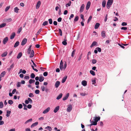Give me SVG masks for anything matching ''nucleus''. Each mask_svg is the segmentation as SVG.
Segmentation results:
<instances>
[{
  "label": "nucleus",
  "instance_id": "obj_1",
  "mask_svg": "<svg viewBox=\"0 0 131 131\" xmlns=\"http://www.w3.org/2000/svg\"><path fill=\"white\" fill-rule=\"evenodd\" d=\"M113 0H108L106 4V7L108 9H109L111 5L112 4Z\"/></svg>",
  "mask_w": 131,
  "mask_h": 131
},
{
  "label": "nucleus",
  "instance_id": "obj_2",
  "mask_svg": "<svg viewBox=\"0 0 131 131\" xmlns=\"http://www.w3.org/2000/svg\"><path fill=\"white\" fill-rule=\"evenodd\" d=\"M85 5L84 4H83L82 5L80 10V13H82L83 11Z\"/></svg>",
  "mask_w": 131,
  "mask_h": 131
},
{
  "label": "nucleus",
  "instance_id": "obj_3",
  "mask_svg": "<svg viewBox=\"0 0 131 131\" xmlns=\"http://www.w3.org/2000/svg\"><path fill=\"white\" fill-rule=\"evenodd\" d=\"M91 2L90 1H89L87 2L86 7V8L87 10H88L89 9L91 5Z\"/></svg>",
  "mask_w": 131,
  "mask_h": 131
},
{
  "label": "nucleus",
  "instance_id": "obj_4",
  "mask_svg": "<svg viewBox=\"0 0 131 131\" xmlns=\"http://www.w3.org/2000/svg\"><path fill=\"white\" fill-rule=\"evenodd\" d=\"M50 109V108L49 107H48L42 113L44 114H45L47 113L49 111Z\"/></svg>",
  "mask_w": 131,
  "mask_h": 131
},
{
  "label": "nucleus",
  "instance_id": "obj_5",
  "mask_svg": "<svg viewBox=\"0 0 131 131\" xmlns=\"http://www.w3.org/2000/svg\"><path fill=\"white\" fill-rule=\"evenodd\" d=\"M29 57L30 58L33 57L34 54V51L33 50H32L30 52Z\"/></svg>",
  "mask_w": 131,
  "mask_h": 131
},
{
  "label": "nucleus",
  "instance_id": "obj_6",
  "mask_svg": "<svg viewBox=\"0 0 131 131\" xmlns=\"http://www.w3.org/2000/svg\"><path fill=\"white\" fill-rule=\"evenodd\" d=\"M63 62H62V60H61V61L60 62V70H62L63 69Z\"/></svg>",
  "mask_w": 131,
  "mask_h": 131
},
{
  "label": "nucleus",
  "instance_id": "obj_7",
  "mask_svg": "<svg viewBox=\"0 0 131 131\" xmlns=\"http://www.w3.org/2000/svg\"><path fill=\"white\" fill-rule=\"evenodd\" d=\"M72 108V105H70V106H69L67 108V111L68 112H70Z\"/></svg>",
  "mask_w": 131,
  "mask_h": 131
},
{
  "label": "nucleus",
  "instance_id": "obj_8",
  "mask_svg": "<svg viewBox=\"0 0 131 131\" xmlns=\"http://www.w3.org/2000/svg\"><path fill=\"white\" fill-rule=\"evenodd\" d=\"M60 82L58 81H56L55 84V87L56 88H58L60 85Z\"/></svg>",
  "mask_w": 131,
  "mask_h": 131
},
{
  "label": "nucleus",
  "instance_id": "obj_9",
  "mask_svg": "<svg viewBox=\"0 0 131 131\" xmlns=\"http://www.w3.org/2000/svg\"><path fill=\"white\" fill-rule=\"evenodd\" d=\"M41 4V2L40 1H38L36 5V8L38 9L39 7Z\"/></svg>",
  "mask_w": 131,
  "mask_h": 131
},
{
  "label": "nucleus",
  "instance_id": "obj_10",
  "mask_svg": "<svg viewBox=\"0 0 131 131\" xmlns=\"http://www.w3.org/2000/svg\"><path fill=\"white\" fill-rule=\"evenodd\" d=\"M69 95V93H67L66 95L65 96L63 97V101H65L68 98Z\"/></svg>",
  "mask_w": 131,
  "mask_h": 131
},
{
  "label": "nucleus",
  "instance_id": "obj_11",
  "mask_svg": "<svg viewBox=\"0 0 131 131\" xmlns=\"http://www.w3.org/2000/svg\"><path fill=\"white\" fill-rule=\"evenodd\" d=\"M59 106H58L55 108L53 110V112L55 113H56L59 110Z\"/></svg>",
  "mask_w": 131,
  "mask_h": 131
},
{
  "label": "nucleus",
  "instance_id": "obj_12",
  "mask_svg": "<svg viewBox=\"0 0 131 131\" xmlns=\"http://www.w3.org/2000/svg\"><path fill=\"white\" fill-rule=\"evenodd\" d=\"M100 117H94V120L95 121L97 122L99 121L100 119Z\"/></svg>",
  "mask_w": 131,
  "mask_h": 131
},
{
  "label": "nucleus",
  "instance_id": "obj_13",
  "mask_svg": "<svg viewBox=\"0 0 131 131\" xmlns=\"http://www.w3.org/2000/svg\"><path fill=\"white\" fill-rule=\"evenodd\" d=\"M87 82L85 80H83L82 82V84L84 86H86L87 85Z\"/></svg>",
  "mask_w": 131,
  "mask_h": 131
},
{
  "label": "nucleus",
  "instance_id": "obj_14",
  "mask_svg": "<svg viewBox=\"0 0 131 131\" xmlns=\"http://www.w3.org/2000/svg\"><path fill=\"white\" fill-rule=\"evenodd\" d=\"M14 12L16 13H17L18 12L19 10V9L18 8V7H15L14 9Z\"/></svg>",
  "mask_w": 131,
  "mask_h": 131
},
{
  "label": "nucleus",
  "instance_id": "obj_15",
  "mask_svg": "<svg viewBox=\"0 0 131 131\" xmlns=\"http://www.w3.org/2000/svg\"><path fill=\"white\" fill-rule=\"evenodd\" d=\"M7 53H8L6 51L4 52H3L1 54V56L2 57H5L7 55Z\"/></svg>",
  "mask_w": 131,
  "mask_h": 131
},
{
  "label": "nucleus",
  "instance_id": "obj_16",
  "mask_svg": "<svg viewBox=\"0 0 131 131\" xmlns=\"http://www.w3.org/2000/svg\"><path fill=\"white\" fill-rule=\"evenodd\" d=\"M97 42L96 41H93L90 46L91 48L93 47L94 46L96 45Z\"/></svg>",
  "mask_w": 131,
  "mask_h": 131
},
{
  "label": "nucleus",
  "instance_id": "obj_17",
  "mask_svg": "<svg viewBox=\"0 0 131 131\" xmlns=\"http://www.w3.org/2000/svg\"><path fill=\"white\" fill-rule=\"evenodd\" d=\"M4 20L6 22H9L12 21V19L11 18L5 19H4Z\"/></svg>",
  "mask_w": 131,
  "mask_h": 131
},
{
  "label": "nucleus",
  "instance_id": "obj_18",
  "mask_svg": "<svg viewBox=\"0 0 131 131\" xmlns=\"http://www.w3.org/2000/svg\"><path fill=\"white\" fill-rule=\"evenodd\" d=\"M62 93H60L59 95L57 97V99L58 100L60 99L62 97Z\"/></svg>",
  "mask_w": 131,
  "mask_h": 131
},
{
  "label": "nucleus",
  "instance_id": "obj_19",
  "mask_svg": "<svg viewBox=\"0 0 131 131\" xmlns=\"http://www.w3.org/2000/svg\"><path fill=\"white\" fill-rule=\"evenodd\" d=\"M106 1L105 0H104L102 2V6L103 7H104L106 4Z\"/></svg>",
  "mask_w": 131,
  "mask_h": 131
},
{
  "label": "nucleus",
  "instance_id": "obj_20",
  "mask_svg": "<svg viewBox=\"0 0 131 131\" xmlns=\"http://www.w3.org/2000/svg\"><path fill=\"white\" fill-rule=\"evenodd\" d=\"M100 25V24L98 23H97L95 25L94 28L97 29L98 28Z\"/></svg>",
  "mask_w": 131,
  "mask_h": 131
},
{
  "label": "nucleus",
  "instance_id": "obj_21",
  "mask_svg": "<svg viewBox=\"0 0 131 131\" xmlns=\"http://www.w3.org/2000/svg\"><path fill=\"white\" fill-rule=\"evenodd\" d=\"M67 76H65L62 79V83H63L67 79Z\"/></svg>",
  "mask_w": 131,
  "mask_h": 131
},
{
  "label": "nucleus",
  "instance_id": "obj_22",
  "mask_svg": "<svg viewBox=\"0 0 131 131\" xmlns=\"http://www.w3.org/2000/svg\"><path fill=\"white\" fill-rule=\"evenodd\" d=\"M35 80H34L30 79L29 81V83L30 84L34 83L35 82Z\"/></svg>",
  "mask_w": 131,
  "mask_h": 131
},
{
  "label": "nucleus",
  "instance_id": "obj_23",
  "mask_svg": "<svg viewBox=\"0 0 131 131\" xmlns=\"http://www.w3.org/2000/svg\"><path fill=\"white\" fill-rule=\"evenodd\" d=\"M22 54L21 52L19 53L17 56V59H19L22 56Z\"/></svg>",
  "mask_w": 131,
  "mask_h": 131
},
{
  "label": "nucleus",
  "instance_id": "obj_24",
  "mask_svg": "<svg viewBox=\"0 0 131 131\" xmlns=\"http://www.w3.org/2000/svg\"><path fill=\"white\" fill-rule=\"evenodd\" d=\"M44 77L43 76L40 77L39 79V81L40 82L44 80Z\"/></svg>",
  "mask_w": 131,
  "mask_h": 131
},
{
  "label": "nucleus",
  "instance_id": "obj_25",
  "mask_svg": "<svg viewBox=\"0 0 131 131\" xmlns=\"http://www.w3.org/2000/svg\"><path fill=\"white\" fill-rule=\"evenodd\" d=\"M15 35V32H13L12 33V35H11L10 36V39H13L14 38Z\"/></svg>",
  "mask_w": 131,
  "mask_h": 131
},
{
  "label": "nucleus",
  "instance_id": "obj_26",
  "mask_svg": "<svg viewBox=\"0 0 131 131\" xmlns=\"http://www.w3.org/2000/svg\"><path fill=\"white\" fill-rule=\"evenodd\" d=\"M38 124V122H36L32 124L31 126V127H33L34 126L37 125Z\"/></svg>",
  "mask_w": 131,
  "mask_h": 131
},
{
  "label": "nucleus",
  "instance_id": "obj_27",
  "mask_svg": "<svg viewBox=\"0 0 131 131\" xmlns=\"http://www.w3.org/2000/svg\"><path fill=\"white\" fill-rule=\"evenodd\" d=\"M6 25V23H3L0 25V28H2L5 27Z\"/></svg>",
  "mask_w": 131,
  "mask_h": 131
},
{
  "label": "nucleus",
  "instance_id": "obj_28",
  "mask_svg": "<svg viewBox=\"0 0 131 131\" xmlns=\"http://www.w3.org/2000/svg\"><path fill=\"white\" fill-rule=\"evenodd\" d=\"M11 113V111H9L8 110H7V114L6 115V116L7 117H9L10 115V114Z\"/></svg>",
  "mask_w": 131,
  "mask_h": 131
},
{
  "label": "nucleus",
  "instance_id": "obj_29",
  "mask_svg": "<svg viewBox=\"0 0 131 131\" xmlns=\"http://www.w3.org/2000/svg\"><path fill=\"white\" fill-rule=\"evenodd\" d=\"M90 73L93 76L95 75V72L92 70H91L90 71Z\"/></svg>",
  "mask_w": 131,
  "mask_h": 131
},
{
  "label": "nucleus",
  "instance_id": "obj_30",
  "mask_svg": "<svg viewBox=\"0 0 131 131\" xmlns=\"http://www.w3.org/2000/svg\"><path fill=\"white\" fill-rule=\"evenodd\" d=\"M19 44V41H16L15 43L14 47L15 48L17 47Z\"/></svg>",
  "mask_w": 131,
  "mask_h": 131
},
{
  "label": "nucleus",
  "instance_id": "obj_31",
  "mask_svg": "<svg viewBox=\"0 0 131 131\" xmlns=\"http://www.w3.org/2000/svg\"><path fill=\"white\" fill-rule=\"evenodd\" d=\"M91 123V125H96L97 124V122L95 121H92Z\"/></svg>",
  "mask_w": 131,
  "mask_h": 131
},
{
  "label": "nucleus",
  "instance_id": "obj_32",
  "mask_svg": "<svg viewBox=\"0 0 131 131\" xmlns=\"http://www.w3.org/2000/svg\"><path fill=\"white\" fill-rule=\"evenodd\" d=\"M35 77V75L34 73H32L30 75V77L32 79H34Z\"/></svg>",
  "mask_w": 131,
  "mask_h": 131
},
{
  "label": "nucleus",
  "instance_id": "obj_33",
  "mask_svg": "<svg viewBox=\"0 0 131 131\" xmlns=\"http://www.w3.org/2000/svg\"><path fill=\"white\" fill-rule=\"evenodd\" d=\"M32 121V118H30V119L28 120L27 121H26L25 123V124H26L28 123L29 122H31Z\"/></svg>",
  "mask_w": 131,
  "mask_h": 131
},
{
  "label": "nucleus",
  "instance_id": "obj_34",
  "mask_svg": "<svg viewBox=\"0 0 131 131\" xmlns=\"http://www.w3.org/2000/svg\"><path fill=\"white\" fill-rule=\"evenodd\" d=\"M75 50H74L72 52V53H71V56L72 57H74V55L75 53Z\"/></svg>",
  "mask_w": 131,
  "mask_h": 131
},
{
  "label": "nucleus",
  "instance_id": "obj_35",
  "mask_svg": "<svg viewBox=\"0 0 131 131\" xmlns=\"http://www.w3.org/2000/svg\"><path fill=\"white\" fill-rule=\"evenodd\" d=\"M102 37H105V32L103 31L102 32Z\"/></svg>",
  "mask_w": 131,
  "mask_h": 131
},
{
  "label": "nucleus",
  "instance_id": "obj_36",
  "mask_svg": "<svg viewBox=\"0 0 131 131\" xmlns=\"http://www.w3.org/2000/svg\"><path fill=\"white\" fill-rule=\"evenodd\" d=\"M8 103L9 104L12 105L13 104V102L12 100H9L8 101Z\"/></svg>",
  "mask_w": 131,
  "mask_h": 131
},
{
  "label": "nucleus",
  "instance_id": "obj_37",
  "mask_svg": "<svg viewBox=\"0 0 131 131\" xmlns=\"http://www.w3.org/2000/svg\"><path fill=\"white\" fill-rule=\"evenodd\" d=\"M41 88L42 91H44L45 90V87L44 86H42L41 87Z\"/></svg>",
  "mask_w": 131,
  "mask_h": 131
},
{
  "label": "nucleus",
  "instance_id": "obj_38",
  "mask_svg": "<svg viewBox=\"0 0 131 131\" xmlns=\"http://www.w3.org/2000/svg\"><path fill=\"white\" fill-rule=\"evenodd\" d=\"M45 128L46 129L50 131H51L52 130L51 127L49 126H47V127H46Z\"/></svg>",
  "mask_w": 131,
  "mask_h": 131
},
{
  "label": "nucleus",
  "instance_id": "obj_39",
  "mask_svg": "<svg viewBox=\"0 0 131 131\" xmlns=\"http://www.w3.org/2000/svg\"><path fill=\"white\" fill-rule=\"evenodd\" d=\"M48 24V21H46L43 23L42 25L44 26H45L47 25Z\"/></svg>",
  "mask_w": 131,
  "mask_h": 131
},
{
  "label": "nucleus",
  "instance_id": "obj_40",
  "mask_svg": "<svg viewBox=\"0 0 131 131\" xmlns=\"http://www.w3.org/2000/svg\"><path fill=\"white\" fill-rule=\"evenodd\" d=\"M92 16H90L89 17V18L87 21V23H89L90 21L91 20V19L92 18Z\"/></svg>",
  "mask_w": 131,
  "mask_h": 131
},
{
  "label": "nucleus",
  "instance_id": "obj_41",
  "mask_svg": "<svg viewBox=\"0 0 131 131\" xmlns=\"http://www.w3.org/2000/svg\"><path fill=\"white\" fill-rule=\"evenodd\" d=\"M5 71H3L1 73V75L2 77H3L5 75Z\"/></svg>",
  "mask_w": 131,
  "mask_h": 131
},
{
  "label": "nucleus",
  "instance_id": "obj_42",
  "mask_svg": "<svg viewBox=\"0 0 131 131\" xmlns=\"http://www.w3.org/2000/svg\"><path fill=\"white\" fill-rule=\"evenodd\" d=\"M3 107V102H0V108H2Z\"/></svg>",
  "mask_w": 131,
  "mask_h": 131
},
{
  "label": "nucleus",
  "instance_id": "obj_43",
  "mask_svg": "<svg viewBox=\"0 0 131 131\" xmlns=\"http://www.w3.org/2000/svg\"><path fill=\"white\" fill-rule=\"evenodd\" d=\"M79 19V17L78 16H76L75 18L74 19V21L76 22Z\"/></svg>",
  "mask_w": 131,
  "mask_h": 131
},
{
  "label": "nucleus",
  "instance_id": "obj_44",
  "mask_svg": "<svg viewBox=\"0 0 131 131\" xmlns=\"http://www.w3.org/2000/svg\"><path fill=\"white\" fill-rule=\"evenodd\" d=\"M48 20L49 21V23L50 24H52V21L51 19L50 18Z\"/></svg>",
  "mask_w": 131,
  "mask_h": 131
},
{
  "label": "nucleus",
  "instance_id": "obj_45",
  "mask_svg": "<svg viewBox=\"0 0 131 131\" xmlns=\"http://www.w3.org/2000/svg\"><path fill=\"white\" fill-rule=\"evenodd\" d=\"M10 8V6H7L5 9V11L6 12H7Z\"/></svg>",
  "mask_w": 131,
  "mask_h": 131
},
{
  "label": "nucleus",
  "instance_id": "obj_46",
  "mask_svg": "<svg viewBox=\"0 0 131 131\" xmlns=\"http://www.w3.org/2000/svg\"><path fill=\"white\" fill-rule=\"evenodd\" d=\"M35 93L36 94H39L40 93V91L39 90H36L35 91Z\"/></svg>",
  "mask_w": 131,
  "mask_h": 131
},
{
  "label": "nucleus",
  "instance_id": "obj_47",
  "mask_svg": "<svg viewBox=\"0 0 131 131\" xmlns=\"http://www.w3.org/2000/svg\"><path fill=\"white\" fill-rule=\"evenodd\" d=\"M23 107V105L21 104H19L18 105V108L19 109H21Z\"/></svg>",
  "mask_w": 131,
  "mask_h": 131
},
{
  "label": "nucleus",
  "instance_id": "obj_48",
  "mask_svg": "<svg viewBox=\"0 0 131 131\" xmlns=\"http://www.w3.org/2000/svg\"><path fill=\"white\" fill-rule=\"evenodd\" d=\"M97 61L96 59H93L92 60V62L93 64H95L96 62Z\"/></svg>",
  "mask_w": 131,
  "mask_h": 131
},
{
  "label": "nucleus",
  "instance_id": "obj_49",
  "mask_svg": "<svg viewBox=\"0 0 131 131\" xmlns=\"http://www.w3.org/2000/svg\"><path fill=\"white\" fill-rule=\"evenodd\" d=\"M28 100L29 101V102H30V103L31 104L32 103V100L30 98H28Z\"/></svg>",
  "mask_w": 131,
  "mask_h": 131
},
{
  "label": "nucleus",
  "instance_id": "obj_50",
  "mask_svg": "<svg viewBox=\"0 0 131 131\" xmlns=\"http://www.w3.org/2000/svg\"><path fill=\"white\" fill-rule=\"evenodd\" d=\"M71 1H70L67 4H66V6L67 7H68L67 5L68 6H70L71 5Z\"/></svg>",
  "mask_w": 131,
  "mask_h": 131
},
{
  "label": "nucleus",
  "instance_id": "obj_51",
  "mask_svg": "<svg viewBox=\"0 0 131 131\" xmlns=\"http://www.w3.org/2000/svg\"><path fill=\"white\" fill-rule=\"evenodd\" d=\"M48 74V72H45L43 73V75H44V76L45 77H46L47 75Z\"/></svg>",
  "mask_w": 131,
  "mask_h": 131
},
{
  "label": "nucleus",
  "instance_id": "obj_52",
  "mask_svg": "<svg viewBox=\"0 0 131 131\" xmlns=\"http://www.w3.org/2000/svg\"><path fill=\"white\" fill-rule=\"evenodd\" d=\"M29 96L30 97H32L34 96V95L32 93H30L29 94Z\"/></svg>",
  "mask_w": 131,
  "mask_h": 131
},
{
  "label": "nucleus",
  "instance_id": "obj_53",
  "mask_svg": "<svg viewBox=\"0 0 131 131\" xmlns=\"http://www.w3.org/2000/svg\"><path fill=\"white\" fill-rule=\"evenodd\" d=\"M8 38L7 37H6L3 39V41H8Z\"/></svg>",
  "mask_w": 131,
  "mask_h": 131
},
{
  "label": "nucleus",
  "instance_id": "obj_54",
  "mask_svg": "<svg viewBox=\"0 0 131 131\" xmlns=\"http://www.w3.org/2000/svg\"><path fill=\"white\" fill-rule=\"evenodd\" d=\"M21 30H22V27H20V28H19L18 30L17 33L18 34H19L20 33V31H21Z\"/></svg>",
  "mask_w": 131,
  "mask_h": 131
},
{
  "label": "nucleus",
  "instance_id": "obj_55",
  "mask_svg": "<svg viewBox=\"0 0 131 131\" xmlns=\"http://www.w3.org/2000/svg\"><path fill=\"white\" fill-rule=\"evenodd\" d=\"M31 49L28 48L27 50V53L28 54H30V52H31Z\"/></svg>",
  "mask_w": 131,
  "mask_h": 131
},
{
  "label": "nucleus",
  "instance_id": "obj_56",
  "mask_svg": "<svg viewBox=\"0 0 131 131\" xmlns=\"http://www.w3.org/2000/svg\"><path fill=\"white\" fill-rule=\"evenodd\" d=\"M59 32L60 36H62V31L60 29H59Z\"/></svg>",
  "mask_w": 131,
  "mask_h": 131
},
{
  "label": "nucleus",
  "instance_id": "obj_57",
  "mask_svg": "<svg viewBox=\"0 0 131 131\" xmlns=\"http://www.w3.org/2000/svg\"><path fill=\"white\" fill-rule=\"evenodd\" d=\"M127 24V23H126L124 22L122 23V26H125Z\"/></svg>",
  "mask_w": 131,
  "mask_h": 131
},
{
  "label": "nucleus",
  "instance_id": "obj_58",
  "mask_svg": "<svg viewBox=\"0 0 131 131\" xmlns=\"http://www.w3.org/2000/svg\"><path fill=\"white\" fill-rule=\"evenodd\" d=\"M42 29L41 28H40L38 31L37 32V35H38L41 32V31Z\"/></svg>",
  "mask_w": 131,
  "mask_h": 131
},
{
  "label": "nucleus",
  "instance_id": "obj_59",
  "mask_svg": "<svg viewBox=\"0 0 131 131\" xmlns=\"http://www.w3.org/2000/svg\"><path fill=\"white\" fill-rule=\"evenodd\" d=\"M96 49L99 52H101V49L100 48L97 47L96 48Z\"/></svg>",
  "mask_w": 131,
  "mask_h": 131
},
{
  "label": "nucleus",
  "instance_id": "obj_60",
  "mask_svg": "<svg viewBox=\"0 0 131 131\" xmlns=\"http://www.w3.org/2000/svg\"><path fill=\"white\" fill-rule=\"evenodd\" d=\"M14 67V64H12L10 67L9 68V70H10L12 68H13Z\"/></svg>",
  "mask_w": 131,
  "mask_h": 131
},
{
  "label": "nucleus",
  "instance_id": "obj_61",
  "mask_svg": "<svg viewBox=\"0 0 131 131\" xmlns=\"http://www.w3.org/2000/svg\"><path fill=\"white\" fill-rule=\"evenodd\" d=\"M27 41H22L21 43V45L22 46L24 45L26 43Z\"/></svg>",
  "mask_w": 131,
  "mask_h": 131
},
{
  "label": "nucleus",
  "instance_id": "obj_62",
  "mask_svg": "<svg viewBox=\"0 0 131 131\" xmlns=\"http://www.w3.org/2000/svg\"><path fill=\"white\" fill-rule=\"evenodd\" d=\"M121 29L124 30H126L127 29V28L126 27H122L121 28Z\"/></svg>",
  "mask_w": 131,
  "mask_h": 131
},
{
  "label": "nucleus",
  "instance_id": "obj_63",
  "mask_svg": "<svg viewBox=\"0 0 131 131\" xmlns=\"http://www.w3.org/2000/svg\"><path fill=\"white\" fill-rule=\"evenodd\" d=\"M74 15L73 14H71L70 17L69 18V19H71L72 18H73V17H74Z\"/></svg>",
  "mask_w": 131,
  "mask_h": 131
},
{
  "label": "nucleus",
  "instance_id": "obj_64",
  "mask_svg": "<svg viewBox=\"0 0 131 131\" xmlns=\"http://www.w3.org/2000/svg\"><path fill=\"white\" fill-rule=\"evenodd\" d=\"M27 107L28 108L30 109L32 107V105L31 104H28L27 106Z\"/></svg>",
  "mask_w": 131,
  "mask_h": 131
}]
</instances>
